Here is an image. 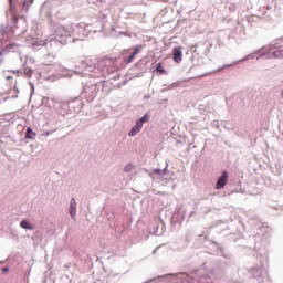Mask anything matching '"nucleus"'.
Here are the masks:
<instances>
[{
  "label": "nucleus",
  "instance_id": "f257e3e1",
  "mask_svg": "<svg viewBox=\"0 0 283 283\" xmlns=\"http://www.w3.org/2000/svg\"><path fill=\"white\" fill-rule=\"evenodd\" d=\"M228 181H229V174L227 171H223L216 182V189H224V187H227Z\"/></svg>",
  "mask_w": 283,
  "mask_h": 283
},
{
  "label": "nucleus",
  "instance_id": "f03ea898",
  "mask_svg": "<svg viewBox=\"0 0 283 283\" xmlns=\"http://www.w3.org/2000/svg\"><path fill=\"white\" fill-rule=\"evenodd\" d=\"M172 59L175 63H182V46H176L172 50Z\"/></svg>",
  "mask_w": 283,
  "mask_h": 283
},
{
  "label": "nucleus",
  "instance_id": "7ed1b4c3",
  "mask_svg": "<svg viewBox=\"0 0 283 283\" xmlns=\"http://www.w3.org/2000/svg\"><path fill=\"white\" fill-rule=\"evenodd\" d=\"M70 29L65 25L57 27V29L55 30L56 36H60L61 39H63V36H70Z\"/></svg>",
  "mask_w": 283,
  "mask_h": 283
},
{
  "label": "nucleus",
  "instance_id": "20e7f679",
  "mask_svg": "<svg viewBox=\"0 0 283 283\" xmlns=\"http://www.w3.org/2000/svg\"><path fill=\"white\" fill-rule=\"evenodd\" d=\"M18 48H19V44L17 43L9 44L2 51H0V54L3 56V54H8L10 52H17Z\"/></svg>",
  "mask_w": 283,
  "mask_h": 283
},
{
  "label": "nucleus",
  "instance_id": "39448f33",
  "mask_svg": "<svg viewBox=\"0 0 283 283\" xmlns=\"http://www.w3.org/2000/svg\"><path fill=\"white\" fill-rule=\"evenodd\" d=\"M265 59H283V50H276L265 55Z\"/></svg>",
  "mask_w": 283,
  "mask_h": 283
},
{
  "label": "nucleus",
  "instance_id": "423d86ee",
  "mask_svg": "<svg viewBox=\"0 0 283 283\" xmlns=\"http://www.w3.org/2000/svg\"><path fill=\"white\" fill-rule=\"evenodd\" d=\"M140 50H143V45H136L133 54L126 60V63H133L136 55L140 53Z\"/></svg>",
  "mask_w": 283,
  "mask_h": 283
},
{
  "label": "nucleus",
  "instance_id": "0eeeda50",
  "mask_svg": "<svg viewBox=\"0 0 283 283\" xmlns=\"http://www.w3.org/2000/svg\"><path fill=\"white\" fill-rule=\"evenodd\" d=\"M21 229H28L29 231H34V226L30 224L28 220H22L20 222Z\"/></svg>",
  "mask_w": 283,
  "mask_h": 283
},
{
  "label": "nucleus",
  "instance_id": "6e6552de",
  "mask_svg": "<svg viewBox=\"0 0 283 283\" xmlns=\"http://www.w3.org/2000/svg\"><path fill=\"white\" fill-rule=\"evenodd\" d=\"M35 137H36V133H34V130L28 127L25 133V138L29 140H34Z\"/></svg>",
  "mask_w": 283,
  "mask_h": 283
},
{
  "label": "nucleus",
  "instance_id": "1a4fd4ad",
  "mask_svg": "<svg viewBox=\"0 0 283 283\" xmlns=\"http://www.w3.org/2000/svg\"><path fill=\"white\" fill-rule=\"evenodd\" d=\"M155 72H157L160 75L167 76V70L163 69V63L157 64Z\"/></svg>",
  "mask_w": 283,
  "mask_h": 283
},
{
  "label": "nucleus",
  "instance_id": "9d476101",
  "mask_svg": "<svg viewBox=\"0 0 283 283\" xmlns=\"http://www.w3.org/2000/svg\"><path fill=\"white\" fill-rule=\"evenodd\" d=\"M136 134H140V128L135 125L128 133V136H136Z\"/></svg>",
  "mask_w": 283,
  "mask_h": 283
},
{
  "label": "nucleus",
  "instance_id": "9b49d317",
  "mask_svg": "<svg viewBox=\"0 0 283 283\" xmlns=\"http://www.w3.org/2000/svg\"><path fill=\"white\" fill-rule=\"evenodd\" d=\"M23 72H24L25 76H28L29 78L33 74V71L30 69V66L24 67Z\"/></svg>",
  "mask_w": 283,
  "mask_h": 283
},
{
  "label": "nucleus",
  "instance_id": "f8f14e48",
  "mask_svg": "<svg viewBox=\"0 0 283 283\" xmlns=\"http://www.w3.org/2000/svg\"><path fill=\"white\" fill-rule=\"evenodd\" d=\"M134 169V165L133 164H128L124 167V171L126 174H128L129 171H132Z\"/></svg>",
  "mask_w": 283,
  "mask_h": 283
},
{
  "label": "nucleus",
  "instance_id": "ddd939ff",
  "mask_svg": "<svg viewBox=\"0 0 283 283\" xmlns=\"http://www.w3.org/2000/svg\"><path fill=\"white\" fill-rule=\"evenodd\" d=\"M70 213H71V216H72L73 218L76 217V206H71V207H70Z\"/></svg>",
  "mask_w": 283,
  "mask_h": 283
},
{
  "label": "nucleus",
  "instance_id": "4468645a",
  "mask_svg": "<svg viewBox=\"0 0 283 283\" xmlns=\"http://www.w3.org/2000/svg\"><path fill=\"white\" fill-rule=\"evenodd\" d=\"M142 124L148 123L149 122V116L145 115L142 118H139Z\"/></svg>",
  "mask_w": 283,
  "mask_h": 283
},
{
  "label": "nucleus",
  "instance_id": "2eb2a0df",
  "mask_svg": "<svg viewBox=\"0 0 283 283\" xmlns=\"http://www.w3.org/2000/svg\"><path fill=\"white\" fill-rule=\"evenodd\" d=\"M143 125H144V124H142L140 120L138 119V120L136 122V125H135V126L138 127L139 129H143Z\"/></svg>",
  "mask_w": 283,
  "mask_h": 283
},
{
  "label": "nucleus",
  "instance_id": "dca6fc26",
  "mask_svg": "<svg viewBox=\"0 0 283 283\" xmlns=\"http://www.w3.org/2000/svg\"><path fill=\"white\" fill-rule=\"evenodd\" d=\"M71 207H76V199L74 198L71 199Z\"/></svg>",
  "mask_w": 283,
  "mask_h": 283
},
{
  "label": "nucleus",
  "instance_id": "f3484780",
  "mask_svg": "<svg viewBox=\"0 0 283 283\" xmlns=\"http://www.w3.org/2000/svg\"><path fill=\"white\" fill-rule=\"evenodd\" d=\"M1 56H2V55L0 54V64L3 63V60L1 59Z\"/></svg>",
  "mask_w": 283,
  "mask_h": 283
},
{
  "label": "nucleus",
  "instance_id": "a211bd4d",
  "mask_svg": "<svg viewBox=\"0 0 283 283\" xmlns=\"http://www.w3.org/2000/svg\"><path fill=\"white\" fill-rule=\"evenodd\" d=\"M127 52H129V50H125V51H124V53H127Z\"/></svg>",
  "mask_w": 283,
  "mask_h": 283
},
{
  "label": "nucleus",
  "instance_id": "6ab92c4d",
  "mask_svg": "<svg viewBox=\"0 0 283 283\" xmlns=\"http://www.w3.org/2000/svg\"><path fill=\"white\" fill-rule=\"evenodd\" d=\"M224 67H230V65L228 64V65H226Z\"/></svg>",
  "mask_w": 283,
  "mask_h": 283
},
{
  "label": "nucleus",
  "instance_id": "aec40b11",
  "mask_svg": "<svg viewBox=\"0 0 283 283\" xmlns=\"http://www.w3.org/2000/svg\"><path fill=\"white\" fill-rule=\"evenodd\" d=\"M3 271L6 272V271H8V269H3Z\"/></svg>",
  "mask_w": 283,
  "mask_h": 283
},
{
  "label": "nucleus",
  "instance_id": "412c9836",
  "mask_svg": "<svg viewBox=\"0 0 283 283\" xmlns=\"http://www.w3.org/2000/svg\"><path fill=\"white\" fill-rule=\"evenodd\" d=\"M282 96H283V91H282Z\"/></svg>",
  "mask_w": 283,
  "mask_h": 283
}]
</instances>
